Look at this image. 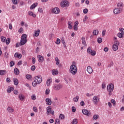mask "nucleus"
Returning a JSON list of instances; mask_svg holds the SVG:
<instances>
[{
    "label": "nucleus",
    "mask_w": 124,
    "mask_h": 124,
    "mask_svg": "<svg viewBox=\"0 0 124 124\" xmlns=\"http://www.w3.org/2000/svg\"><path fill=\"white\" fill-rule=\"evenodd\" d=\"M28 36H27V34H23L21 36V39L20 40V43H17L16 44V47H18L20 46V45H25L27 42L28 41Z\"/></svg>",
    "instance_id": "nucleus-1"
},
{
    "label": "nucleus",
    "mask_w": 124,
    "mask_h": 124,
    "mask_svg": "<svg viewBox=\"0 0 124 124\" xmlns=\"http://www.w3.org/2000/svg\"><path fill=\"white\" fill-rule=\"evenodd\" d=\"M78 71V69H77V67L74 65L72 64L70 67L69 72L71 73L72 75H76L77 74V72Z\"/></svg>",
    "instance_id": "nucleus-2"
},
{
    "label": "nucleus",
    "mask_w": 124,
    "mask_h": 124,
    "mask_svg": "<svg viewBox=\"0 0 124 124\" xmlns=\"http://www.w3.org/2000/svg\"><path fill=\"white\" fill-rule=\"evenodd\" d=\"M107 91L108 92V95H112V93L114 91V84H109L107 86Z\"/></svg>",
    "instance_id": "nucleus-3"
},
{
    "label": "nucleus",
    "mask_w": 124,
    "mask_h": 124,
    "mask_svg": "<svg viewBox=\"0 0 124 124\" xmlns=\"http://www.w3.org/2000/svg\"><path fill=\"white\" fill-rule=\"evenodd\" d=\"M51 114V115H54V114H55V112L54 110H52V107L49 106L46 108V114L47 116H49V115Z\"/></svg>",
    "instance_id": "nucleus-4"
},
{
    "label": "nucleus",
    "mask_w": 124,
    "mask_h": 124,
    "mask_svg": "<svg viewBox=\"0 0 124 124\" xmlns=\"http://www.w3.org/2000/svg\"><path fill=\"white\" fill-rule=\"evenodd\" d=\"M93 102L94 105H97L99 102V97L95 95L93 98Z\"/></svg>",
    "instance_id": "nucleus-5"
},
{
    "label": "nucleus",
    "mask_w": 124,
    "mask_h": 124,
    "mask_svg": "<svg viewBox=\"0 0 124 124\" xmlns=\"http://www.w3.org/2000/svg\"><path fill=\"white\" fill-rule=\"evenodd\" d=\"M34 79L35 80V82H37L38 84H40V83L42 82V77H41L40 76H35L34 78Z\"/></svg>",
    "instance_id": "nucleus-6"
},
{
    "label": "nucleus",
    "mask_w": 124,
    "mask_h": 124,
    "mask_svg": "<svg viewBox=\"0 0 124 124\" xmlns=\"http://www.w3.org/2000/svg\"><path fill=\"white\" fill-rule=\"evenodd\" d=\"M120 43L119 42H114V45L112 46V50L116 51L119 49V45Z\"/></svg>",
    "instance_id": "nucleus-7"
},
{
    "label": "nucleus",
    "mask_w": 124,
    "mask_h": 124,
    "mask_svg": "<svg viewBox=\"0 0 124 124\" xmlns=\"http://www.w3.org/2000/svg\"><path fill=\"white\" fill-rule=\"evenodd\" d=\"M68 5H69V2L67 0H62L61 3L62 7H65V6H68Z\"/></svg>",
    "instance_id": "nucleus-8"
},
{
    "label": "nucleus",
    "mask_w": 124,
    "mask_h": 124,
    "mask_svg": "<svg viewBox=\"0 0 124 124\" xmlns=\"http://www.w3.org/2000/svg\"><path fill=\"white\" fill-rule=\"evenodd\" d=\"M87 53L88 54H90V55H91V56H95L96 52L95 51H93L92 50V48L88 47L87 49Z\"/></svg>",
    "instance_id": "nucleus-9"
},
{
    "label": "nucleus",
    "mask_w": 124,
    "mask_h": 124,
    "mask_svg": "<svg viewBox=\"0 0 124 124\" xmlns=\"http://www.w3.org/2000/svg\"><path fill=\"white\" fill-rule=\"evenodd\" d=\"M82 112L83 114V115H85V116H87V117H90L91 116V111L87 110V109H82Z\"/></svg>",
    "instance_id": "nucleus-10"
},
{
    "label": "nucleus",
    "mask_w": 124,
    "mask_h": 124,
    "mask_svg": "<svg viewBox=\"0 0 124 124\" xmlns=\"http://www.w3.org/2000/svg\"><path fill=\"white\" fill-rule=\"evenodd\" d=\"M62 88V85L61 84H55L54 86V89L55 91H60L61 89Z\"/></svg>",
    "instance_id": "nucleus-11"
},
{
    "label": "nucleus",
    "mask_w": 124,
    "mask_h": 124,
    "mask_svg": "<svg viewBox=\"0 0 124 124\" xmlns=\"http://www.w3.org/2000/svg\"><path fill=\"white\" fill-rule=\"evenodd\" d=\"M122 10L123 8H116L114 10L113 13L114 14H120V13L122 12Z\"/></svg>",
    "instance_id": "nucleus-12"
},
{
    "label": "nucleus",
    "mask_w": 124,
    "mask_h": 124,
    "mask_svg": "<svg viewBox=\"0 0 124 124\" xmlns=\"http://www.w3.org/2000/svg\"><path fill=\"white\" fill-rule=\"evenodd\" d=\"M61 12V10L58 7H55L52 9V13L54 14H59Z\"/></svg>",
    "instance_id": "nucleus-13"
},
{
    "label": "nucleus",
    "mask_w": 124,
    "mask_h": 124,
    "mask_svg": "<svg viewBox=\"0 0 124 124\" xmlns=\"http://www.w3.org/2000/svg\"><path fill=\"white\" fill-rule=\"evenodd\" d=\"M37 58L39 62H43L44 61V57L40 55H37Z\"/></svg>",
    "instance_id": "nucleus-14"
},
{
    "label": "nucleus",
    "mask_w": 124,
    "mask_h": 124,
    "mask_svg": "<svg viewBox=\"0 0 124 124\" xmlns=\"http://www.w3.org/2000/svg\"><path fill=\"white\" fill-rule=\"evenodd\" d=\"M7 110L8 111V113H11V114H12V113H14V112L15 111V110H14V108L10 106L8 107Z\"/></svg>",
    "instance_id": "nucleus-15"
},
{
    "label": "nucleus",
    "mask_w": 124,
    "mask_h": 124,
    "mask_svg": "<svg viewBox=\"0 0 124 124\" xmlns=\"http://www.w3.org/2000/svg\"><path fill=\"white\" fill-rule=\"evenodd\" d=\"M46 105H51L52 104V100L49 98H46Z\"/></svg>",
    "instance_id": "nucleus-16"
},
{
    "label": "nucleus",
    "mask_w": 124,
    "mask_h": 124,
    "mask_svg": "<svg viewBox=\"0 0 124 124\" xmlns=\"http://www.w3.org/2000/svg\"><path fill=\"white\" fill-rule=\"evenodd\" d=\"M87 72H88V73H89V74H92V73H93V68H92V67H91V66H88L87 67Z\"/></svg>",
    "instance_id": "nucleus-17"
},
{
    "label": "nucleus",
    "mask_w": 124,
    "mask_h": 124,
    "mask_svg": "<svg viewBox=\"0 0 124 124\" xmlns=\"http://www.w3.org/2000/svg\"><path fill=\"white\" fill-rule=\"evenodd\" d=\"M79 24V22L78 21H76L74 24V30L75 31H78V25Z\"/></svg>",
    "instance_id": "nucleus-18"
},
{
    "label": "nucleus",
    "mask_w": 124,
    "mask_h": 124,
    "mask_svg": "<svg viewBox=\"0 0 124 124\" xmlns=\"http://www.w3.org/2000/svg\"><path fill=\"white\" fill-rule=\"evenodd\" d=\"M18 98L19 100H20L21 101H23L25 99V95L22 94H19V95H18Z\"/></svg>",
    "instance_id": "nucleus-19"
},
{
    "label": "nucleus",
    "mask_w": 124,
    "mask_h": 124,
    "mask_svg": "<svg viewBox=\"0 0 124 124\" xmlns=\"http://www.w3.org/2000/svg\"><path fill=\"white\" fill-rule=\"evenodd\" d=\"M39 33H40V30H38L37 31H34V34H33V36H35L36 37H37L39 35Z\"/></svg>",
    "instance_id": "nucleus-20"
},
{
    "label": "nucleus",
    "mask_w": 124,
    "mask_h": 124,
    "mask_svg": "<svg viewBox=\"0 0 124 124\" xmlns=\"http://www.w3.org/2000/svg\"><path fill=\"white\" fill-rule=\"evenodd\" d=\"M37 5H38V3H37V2L36 3H34L32 5H31V6L30 7V9L31 10H32V9H33L34 8H35V7H36V6H37Z\"/></svg>",
    "instance_id": "nucleus-21"
},
{
    "label": "nucleus",
    "mask_w": 124,
    "mask_h": 124,
    "mask_svg": "<svg viewBox=\"0 0 124 124\" xmlns=\"http://www.w3.org/2000/svg\"><path fill=\"white\" fill-rule=\"evenodd\" d=\"M28 15H29V16H32V17H33V18H35V17H36V15H35V14L33 13V12L31 11H29L28 12Z\"/></svg>",
    "instance_id": "nucleus-22"
},
{
    "label": "nucleus",
    "mask_w": 124,
    "mask_h": 124,
    "mask_svg": "<svg viewBox=\"0 0 124 124\" xmlns=\"http://www.w3.org/2000/svg\"><path fill=\"white\" fill-rule=\"evenodd\" d=\"M52 75H58L59 74V71L58 70L53 69L52 70Z\"/></svg>",
    "instance_id": "nucleus-23"
},
{
    "label": "nucleus",
    "mask_w": 124,
    "mask_h": 124,
    "mask_svg": "<svg viewBox=\"0 0 124 124\" xmlns=\"http://www.w3.org/2000/svg\"><path fill=\"white\" fill-rule=\"evenodd\" d=\"M14 73L16 75H19L20 74V71H19V69L17 68H15L14 69Z\"/></svg>",
    "instance_id": "nucleus-24"
},
{
    "label": "nucleus",
    "mask_w": 124,
    "mask_h": 124,
    "mask_svg": "<svg viewBox=\"0 0 124 124\" xmlns=\"http://www.w3.org/2000/svg\"><path fill=\"white\" fill-rule=\"evenodd\" d=\"M13 81H14V85H15L16 86H17V85L19 84V82L18 81V79H17V78H13Z\"/></svg>",
    "instance_id": "nucleus-25"
},
{
    "label": "nucleus",
    "mask_w": 124,
    "mask_h": 124,
    "mask_svg": "<svg viewBox=\"0 0 124 124\" xmlns=\"http://www.w3.org/2000/svg\"><path fill=\"white\" fill-rule=\"evenodd\" d=\"M68 28L69 29V30H72V22L71 21H68Z\"/></svg>",
    "instance_id": "nucleus-26"
},
{
    "label": "nucleus",
    "mask_w": 124,
    "mask_h": 124,
    "mask_svg": "<svg viewBox=\"0 0 124 124\" xmlns=\"http://www.w3.org/2000/svg\"><path fill=\"white\" fill-rule=\"evenodd\" d=\"M85 39H86L84 37H82L81 38L82 43L83 45H84V46H87V44L86 43Z\"/></svg>",
    "instance_id": "nucleus-27"
},
{
    "label": "nucleus",
    "mask_w": 124,
    "mask_h": 124,
    "mask_svg": "<svg viewBox=\"0 0 124 124\" xmlns=\"http://www.w3.org/2000/svg\"><path fill=\"white\" fill-rule=\"evenodd\" d=\"M52 83V79L51 78H48L47 81H46V85L47 86H50V84Z\"/></svg>",
    "instance_id": "nucleus-28"
},
{
    "label": "nucleus",
    "mask_w": 124,
    "mask_h": 124,
    "mask_svg": "<svg viewBox=\"0 0 124 124\" xmlns=\"http://www.w3.org/2000/svg\"><path fill=\"white\" fill-rule=\"evenodd\" d=\"M0 39H1V42H3L4 43H5V41H6V38L5 37L1 36Z\"/></svg>",
    "instance_id": "nucleus-29"
},
{
    "label": "nucleus",
    "mask_w": 124,
    "mask_h": 124,
    "mask_svg": "<svg viewBox=\"0 0 124 124\" xmlns=\"http://www.w3.org/2000/svg\"><path fill=\"white\" fill-rule=\"evenodd\" d=\"M5 74H6V70H0V75H5Z\"/></svg>",
    "instance_id": "nucleus-30"
},
{
    "label": "nucleus",
    "mask_w": 124,
    "mask_h": 124,
    "mask_svg": "<svg viewBox=\"0 0 124 124\" xmlns=\"http://www.w3.org/2000/svg\"><path fill=\"white\" fill-rule=\"evenodd\" d=\"M99 118V116H98V115L97 114H95L93 115V120H97V119H98Z\"/></svg>",
    "instance_id": "nucleus-31"
},
{
    "label": "nucleus",
    "mask_w": 124,
    "mask_h": 124,
    "mask_svg": "<svg viewBox=\"0 0 124 124\" xmlns=\"http://www.w3.org/2000/svg\"><path fill=\"white\" fill-rule=\"evenodd\" d=\"M73 100L74 102H78V100H79V96H76L73 98Z\"/></svg>",
    "instance_id": "nucleus-32"
},
{
    "label": "nucleus",
    "mask_w": 124,
    "mask_h": 124,
    "mask_svg": "<svg viewBox=\"0 0 124 124\" xmlns=\"http://www.w3.org/2000/svg\"><path fill=\"white\" fill-rule=\"evenodd\" d=\"M55 62H56V65H59L60 64V60L58 57L55 58Z\"/></svg>",
    "instance_id": "nucleus-33"
},
{
    "label": "nucleus",
    "mask_w": 124,
    "mask_h": 124,
    "mask_svg": "<svg viewBox=\"0 0 124 124\" xmlns=\"http://www.w3.org/2000/svg\"><path fill=\"white\" fill-rule=\"evenodd\" d=\"M13 91H14V88L13 87H10L8 88L7 92L8 93H11Z\"/></svg>",
    "instance_id": "nucleus-34"
},
{
    "label": "nucleus",
    "mask_w": 124,
    "mask_h": 124,
    "mask_svg": "<svg viewBox=\"0 0 124 124\" xmlns=\"http://www.w3.org/2000/svg\"><path fill=\"white\" fill-rule=\"evenodd\" d=\"M98 30H94L93 32V35H97L98 34Z\"/></svg>",
    "instance_id": "nucleus-35"
},
{
    "label": "nucleus",
    "mask_w": 124,
    "mask_h": 124,
    "mask_svg": "<svg viewBox=\"0 0 124 124\" xmlns=\"http://www.w3.org/2000/svg\"><path fill=\"white\" fill-rule=\"evenodd\" d=\"M117 35L119 38H123V37H124V34L120 32L118 33Z\"/></svg>",
    "instance_id": "nucleus-36"
},
{
    "label": "nucleus",
    "mask_w": 124,
    "mask_h": 124,
    "mask_svg": "<svg viewBox=\"0 0 124 124\" xmlns=\"http://www.w3.org/2000/svg\"><path fill=\"white\" fill-rule=\"evenodd\" d=\"M10 40L11 39L9 38H7V39H6L5 43L7 45H8L10 43Z\"/></svg>",
    "instance_id": "nucleus-37"
},
{
    "label": "nucleus",
    "mask_w": 124,
    "mask_h": 124,
    "mask_svg": "<svg viewBox=\"0 0 124 124\" xmlns=\"http://www.w3.org/2000/svg\"><path fill=\"white\" fill-rule=\"evenodd\" d=\"M72 124H78V121L76 119H74L72 122Z\"/></svg>",
    "instance_id": "nucleus-38"
},
{
    "label": "nucleus",
    "mask_w": 124,
    "mask_h": 124,
    "mask_svg": "<svg viewBox=\"0 0 124 124\" xmlns=\"http://www.w3.org/2000/svg\"><path fill=\"white\" fill-rule=\"evenodd\" d=\"M64 115L62 114H61L59 116V119H60V120H63L64 119Z\"/></svg>",
    "instance_id": "nucleus-39"
},
{
    "label": "nucleus",
    "mask_w": 124,
    "mask_h": 124,
    "mask_svg": "<svg viewBox=\"0 0 124 124\" xmlns=\"http://www.w3.org/2000/svg\"><path fill=\"white\" fill-rule=\"evenodd\" d=\"M123 4L122 2L118 3L117 4V7H120V8H123Z\"/></svg>",
    "instance_id": "nucleus-40"
},
{
    "label": "nucleus",
    "mask_w": 124,
    "mask_h": 124,
    "mask_svg": "<svg viewBox=\"0 0 124 124\" xmlns=\"http://www.w3.org/2000/svg\"><path fill=\"white\" fill-rule=\"evenodd\" d=\"M26 79H28V80H31V75H27L26 76Z\"/></svg>",
    "instance_id": "nucleus-41"
},
{
    "label": "nucleus",
    "mask_w": 124,
    "mask_h": 124,
    "mask_svg": "<svg viewBox=\"0 0 124 124\" xmlns=\"http://www.w3.org/2000/svg\"><path fill=\"white\" fill-rule=\"evenodd\" d=\"M55 43L58 45H59V44H61V39H60L59 38H57Z\"/></svg>",
    "instance_id": "nucleus-42"
},
{
    "label": "nucleus",
    "mask_w": 124,
    "mask_h": 124,
    "mask_svg": "<svg viewBox=\"0 0 124 124\" xmlns=\"http://www.w3.org/2000/svg\"><path fill=\"white\" fill-rule=\"evenodd\" d=\"M32 85L33 87H36L37 85V82L35 81V80H34V81L32 83Z\"/></svg>",
    "instance_id": "nucleus-43"
},
{
    "label": "nucleus",
    "mask_w": 124,
    "mask_h": 124,
    "mask_svg": "<svg viewBox=\"0 0 124 124\" xmlns=\"http://www.w3.org/2000/svg\"><path fill=\"white\" fill-rule=\"evenodd\" d=\"M12 1L14 4H18V0H12Z\"/></svg>",
    "instance_id": "nucleus-44"
},
{
    "label": "nucleus",
    "mask_w": 124,
    "mask_h": 124,
    "mask_svg": "<svg viewBox=\"0 0 124 124\" xmlns=\"http://www.w3.org/2000/svg\"><path fill=\"white\" fill-rule=\"evenodd\" d=\"M38 11L40 12V13H43V9H42V8H38Z\"/></svg>",
    "instance_id": "nucleus-45"
},
{
    "label": "nucleus",
    "mask_w": 124,
    "mask_h": 124,
    "mask_svg": "<svg viewBox=\"0 0 124 124\" xmlns=\"http://www.w3.org/2000/svg\"><path fill=\"white\" fill-rule=\"evenodd\" d=\"M119 31L121 32L120 33L124 34V28H119Z\"/></svg>",
    "instance_id": "nucleus-46"
},
{
    "label": "nucleus",
    "mask_w": 124,
    "mask_h": 124,
    "mask_svg": "<svg viewBox=\"0 0 124 124\" xmlns=\"http://www.w3.org/2000/svg\"><path fill=\"white\" fill-rule=\"evenodd\" d=\"M31 99H32V100H35V99H36V96H35V95H31Z\"/></svg>",
    "instance_id": "nucleus-47"
},
{
    "label": "nucleus",
    "mask_w": 124,
    "mask_h": 124,
    "mask_svg": "<svg viewBox=\"0 0 124 124\" xmlns=\"http://www.w3.org/2000/svg\"><path fill=\"white\" fill-rule=\"evenodd\" d=\"M72 112H73V113L76 112V108H75V107H72Z\"/></svg>",
    "instance_id": "nucleus-48"
},
{
    "label": "nucleus",
    "mask_w": 124,
    "mask_h": 124,
    "mask_svg": "<svg viewBox=\"0 0 124 124\" xmlns=\"http://www.w3.org/2000/svg\"><path fill=\"white\" fill-rule=\"evenodd\" d=\"M111 102L112 103L113 106H115L116 105V101L114 99H111Z\"/></svg>",
    "instance_id": "nucleus-49"
},
{
    "label": "nucleus",
    "mask_w": 124,
    "mask_h": 124,
    "mask_svg": "<svg viewBox=\"0 0 124 124\" xmlns=\"http://www.w3.org/2000/svg\"><path fill=\"white\" fill-rule=\"evenodd\" d=\"M105 33H106V30H104L102 31V36H105Z\"/></svg>",
    "instance_id": "nucleus-50"
},
{
    "label": "nucleus",
    "mask_w": 124,
    "mask_h": 124,
    "mask_svg": "<svg viewBox=\"0 0 124 124\" xmlns=\"http://www.w3.org/2000/svg\"><path fill=\"white\" fill-rule=\"evenodd\" d=\"M97 42L98 43H101V42H102V38H98L97 39Z\"/></svg>",
    "instance_id": "nucleus-51"
},
{
    "label": "nucleus",
    "mask_w": 124,
    "mask_h": 124,
    "mask_svg": "<svg viewBox=\"0 0 124 124\" xmlns=\"http://www.w3.org/2000/svg\"><path fill=\"white\" fill-rule=\"evenodd\" d=\"M15 63H14V62L12 61L10 62V65L11 67H12Z\"/></svg>",
    "instance_id": "nucleus-52"
},
{
    "label": "nucleus",
    "mask_w": 124,
    "mask_h": 124,
    "mask_svg": "<svg viewBox=\"0 0 124 124\" xmlns=\"http://www.w3.org/2000/svg\"><path fill=\"white\" fill-rule=\"evenodd\" d=\"M89 10H88V9L85 8L83 10V13H84V14H87V13H88Z\"/></svg>",
    "instance_id": "nucleus-53"
},
{
    "label": "nucleus",
    "mask_w": 124,
    "mask_h": 124,
    "mask_svg": "<svg viewBox=\"0 0 124 124\" xmlns=\"http://www.w3.org/2000/svg\"><path fill=\"white\" fill-rule=\"evenodd\" d=\"M35 66L34 65H32L31 68V69L32 71H34V70H35Z\"/></svg>",
    "instance_id": "nucleus-54"
},
{
    "label": "nucleus",
    "mask_w": 124,
    "mask_h": 124,
    "mask_svg": "<svg viewBox=\"0 0 124 124\" xmlns=\"http://www.w3.org/2000/svg\"><path fill=\"white\" fill-rule=\"evenodd\" d=\"M55 124H60V119H56Z\"/></svg>",
    "instance_id": "nucleus-55"
},
{
    "label": "nucleus",
    "mask_w": 124,
    "mask_h": 124,
    "mask_svg": "<svg viewBox=\"0 0 124 124\" xmlns=\"http://www.w3.org/2000/svg\"><path fill=\"white\" fill-rule=\"evenodd\" d=\"M23 31H24V29H23V28H21L18 30V32H19L20 33H23Z\"/></svg>",
    "instance_id": "nucleus-56"
},
{
    "label": "nucleus",
    "mask_w": 124,
    "mask_h": 124,
    "mask_svg": "<svg viewBox=\"0 0 124 124\" xmlns=\"http://www.w3.org/2000/svg\"><path fill=\"white\" fill-rule=\"evenodd\" d=\"M8 56H9V54L8 53H7V52H6L4 54V57L5 58H6V59H7V58H8Z\"/></svg>",
    "instance_id": "nucleus-57"
},
{
    "label": "nucleus",
    "mask_w": 124,
    "mask_h": 124,
    "mask_svg": "<svg viewBox=\"0 0 124 124\" xmlns=\"http://www.w3.org/2000/svg\"><path fill=\"white\" fill-rule=\"evenodd\" d=\"M87 20H88V16H85V17H84V18L83 20L84 23H85V22L86 21H87Z\"/></svg>",
    "instance_id": "nucleus-58"
},
{
    "label": "nucleus",
    "mask_w": 124,
    "mask_h": 124,
    "mask_svg": "<svg viewBox=\"0 0 124 124\" xmlns=\"http://www.w3.org/2000/svg\"><path fill=\"white\" fill-rule=\"evenodd\" d=\"M33 110L34 112H35V113H36L37 112V108H36V107H33Z\"/></svg>",
    "instance_id": "nucleus-59"
},
{
    "label": "nucleus",
    "mask_w": 124,
    "mask_h": 124,
    "mask_svg": "<svg viewBox=\"0 0 124 124\" xmlns=\"http://www.w3.org/2000/svg\"><path fill=\"white\" fill-rule=\"evenodd\" d=\"M14 93H15V94H18V93H19V92H18V91L17 90H15L14 91Z\"/></svg>",
    "instance_id": "nucleus-60"
},
{
    "label": "nucleus",
    "mask_w": 124,
    "mask_h": 124,
    "mask_svg": "<svg viewBox=\"0 0 124 124\" xmlns=\"http://www.w3.org/2000/svg\"><path fill=\"white\" fill-rule=\"evenodd\" d=\"M75 6L77 7H80V3L79 2H76L75 3Z\"/></svg>",
    "instance_id": "nucleus-61"
},
{
    "label": "nucleus",
    "mask_w": 124,
    "mask_h": 124,
    "mask_svg": "<svg viewBox=\"0 0 124 124\" xmlns=\"http://www.w3.org/2000/svg\"><path fill=\"white\" fill-rule=\"evenodd\" d=\"M108 107H109V108H112V104L111 103V102H108Z\"/></svg>",
    "instance_id": "nucleus-62"
},
{
    "label": "nucleus",
    "mask_w": 124,
    "mask_h": 124,
    "mask_svg": "<svg viewBox=\"0 0 124 124\" xmlns=\"http://www.w3.org/2000/svg\"><path fill=\"white\" fill-rule=\"evenodd\" d=\"M32 62L33 64L35 63V58H34V57L32 58Z\"/></svg>",
    "instance_id": "nucleus-63"
},
{
    "label": "nucleus",
    "mask_w": 124,
    "mask_h": 124,
    "mask_svg": "<svg viewBox=\"0 0 124 124\" xmlns=\"http://www.w3.org/2000/svg\"><path fill=\"white\" fill-rule=\"evenodd\" d=\"M106 88V85H105V83H102V89H105Z\"/></svg>",
    "instance_id": "nucleus-64"
}]
</instances>
